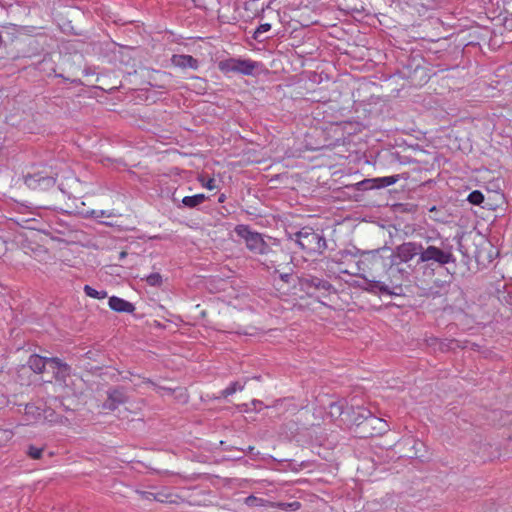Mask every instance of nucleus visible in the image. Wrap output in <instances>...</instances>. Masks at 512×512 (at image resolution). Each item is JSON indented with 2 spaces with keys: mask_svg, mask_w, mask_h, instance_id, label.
<instances>
[{
  "mask_svg": "<svg viewBox=\"0 0 512 512\" xmlns=\"http://www.w3.org/2000/svg\"><path fill=\"white\" fill-rule=\"evenodd\" d=\"M27 364L35 373H42L45 369L46 359L34 354L29 357Z\"/></svg>",
  "mask_w": 512,
  "mask_h": 512,
  "instance_id": "2eb2a0df",
  "label": "nucleus"
},
{
  "mask_svg": "<svg viewBox=\"0 0 512 512\" xmlns=\"http://www.w3.org/2000/svg\"><path fill=\"white\" fill-rule=\"evenodd\" d=\"M364 279L366 286L364 290L370 293H381L387 295H397L395 289H401L402 282H395L394 280H387L382 278H371L366 274L353 273Z\"/></svg>",
  "mask_w": 512,
  "mask_h": 512,
  "instance_id": "0eeeda50",
  "label": "nucleus"
},
{
  "mask_svg": "<svg viewBox=\"0 0 512 512\" xmlns=\"http://www.w3.org/2000/svg\"><path fill=\"white\" fill-rule=\"evenodd\" d=\"M260 67V63L241 58H228L218 63V68L223 73H239L243 75H253L255 70Z\"/></svg>",
  "mask_w": 512,
  "mask_h": 512,
  "instance_id": "423d86ee",
  "label": "nucleus"
},
{
  "mask_svg": "<svg viewBox=\"0 0 512 512\" xmlns=\"http://www.w3.org/2000/svg\"><path fill=\"white\" fill-rule=\"evenodd\" d=\"M127 253L125 251H122L120 253V259H123L124 257H126Z\"/></svg>",
  "mask_w": 512,
  "mask_h": 512,
  "instance_id": "2f4dec72",
  "label": "nucleus"
},
{
  "mask_svg": "<svg viewBox=\"0 0 512 512\" xmlns=\"http://www.w3.org/2000/svg\"><path fill=\"white\" fill-rule=\"evenodd\" d=\"M328 414L333 420L338 419L343 414V404L341 402H332L329 405Z\"/></svg>",
  "mask_w": 512,
  "mask_h": 512,
  "instance_id": "f3484780",
  "label": "nucleus"
},
{
  "mask_svg": "<svg viewBox=\"0 0 512 512\" xmlns=\"http://www.w3.org/2000/svg\"><path fill=\"white\" fill-rule=\"evenodd\" d=\"M358 271L371 278H382L403 282L405 270L398 266L392 250L382 247L371 251H361L357 262Z\"/></svg>",
  "mask_w": 512,
  "mask_h": 512,
  "instance_id": "f257e3e1",
  "label": "nucleus"
},
{
  "mask_svg": "<svg viewBox=\"0 0 512 512\" xmlns=\"http://www.w3.org/2000/svg\"><path fill=\"white\" fill-rule=\"evenodd\" d=\"M421 252L422 244L415 241L404 242L392 251L393 257H395V262L398 264L409 263L416 256L421 257Z\"/></svg>",
  "mask_w": 512,
  "mask_h": 512,
  "instance_id": "6e6552de",
  "label": "nucleus"
},
{
  "mask_svg": "<svg viewBox=\"0 0 512 512\" xmlns=\"http://www.w3.org/2000/svg\"><path fill=\"white\" fill-rule=\"evenodd\" d=\"M42 452H43V449L42 448H38V447H35V446H29L28 448V455L32 458V459H39L42 455Z\"/></svg>",
  "mask_w": 512,
  "mask_h": 512,
  "instance_id": "bb28decb",
  "label": "nucleus"
},
{
  "mask_svg": "<svg viewBox=\"0 0 512 512\" xmlns=\"http://www.w3.org/2000/svg\"><path fill=\"white\" fill-rule=\"evenodd\" d=\"M290 277H291V274H289V273H284V274L280 275L281 280H283L284 282H289Z\"/></svg>",
  "mask_w": 512,
  "mask_h": 512,
  "instance_id": "c85d7f7f",
  "label": "nucleus"
},
{
  "mask_svg": "<svg viewBox=\"0 0 512 512\" xmlns=\"http://www.w3.org/2000/svg\"><path fill=\"white\" fill-rule=\"evenodd\" d=\"M397 176H388L381 178L365 179L357 183L358 190H370L374 188H384L397 182Z\"/></svg>",
  "mask_w": 512,
  "mask_h": 512,
  "instance_id": "9b49d317",
  "label": "nucleus"
},
{
  "mask_svg": "<svg viewBox=\"0 0 512 512\" xmlns=\"http://www.w3.org/2000/svg\"><path fill=\"white\" fill-rule=\"evenodd\" d=\"M171 62L176 67L191 68L194 70L197 69L199 65L198 60L191 55H173Z\"/></svg>",
  "mask_w": 512,
  "mask_h": 512,
  "instance_id": "ddd939ff",
  "label": "nucleus"
},
{
  "mask_svg": "<svg viewBox=\"0 0 512 512\" xmlns=\"http://www.w3.org/2000/svg\"><path fill=\"white\" fill-rule=\"evenodd\" d=\"M84 292L87 296L95 299H104L107 297V292L104 290L98 291L89 285H85Z\"/></svg>",
  "mask_w": 512,
  "mask_h": 512,
  "instance_id": "a211bd4d",
  "label": "nucleus"
},
{
  "mask_svg": "<svg viewBox=\"0 0 512 512\" xmlns=\"http://www.w3.org/2000/svg\"><path fill=\"white\" fill-rule=\"evenodd\" d=\"M468 201L471 204L479 205L484 201V195L480 191L475 190L469 194Z\"/></svg>",
  "mask_w": 512,
  "mask_h": 512,
  "instance_id": "4be33fe9",
  "label": "nucleus"
},
{
  "mask_svg": "<svg viewBox=\"0 0 512 512\" xmlns=\"http://www.w3.org/2000/svg\"><path fill=\"white\" fill-rule=\"evenodd\" d=\"M145 382L153 385L155 387L156 392L159 393L160 395H165V394L171 395L174 392V390L172 388L158 386L149 379L146 380Z\"/></svg>",
  "mask_w": 512,
  "mask_h": 512,
  "instance_id": "393cba45",
  "label": "nucleus"
},
{
  "mask_svg": "<svg viewBox=\"0 0 512 512\" xmlns=\"http://www.w3.org/2000/svg\"><path fill=\"white\" fill-rule=\"evenodd\" d=\"M299 285L301 290L306 293H310L311 289L329 291L332 288L331 283L327 280L311 275L301 277L299 279Z\"/></svg>",
  "mask_w": 512,
  "mask_h": 512,
  "instance_id": "9d476101",
  "label": "nucleus"
},
{
  "mask_svg": "<svg viewBox=\"0 0 512 512\" xmlns=\"http://www.w3.org/2000/svg\"><path fill=\"white\" fill-rule=\"evenodd\" d=\"M357 426L361 429V433L364 437L374 436L381 434L386 431V422L373 416L369 411L363 410L361 414L355 419Z\"/></svg>",
  "mask_w": 512,
  "mask_h": 512,
  "instance_id": "39448f33",
  "label": "nucleus"
},
{
  "mask_svg": "<svg viewBox=\"0 0 512 512\" xmlns=\"http://www.w3.org/2000/svg\"><path fill=\"white\" fill-rule=\"evenodd\" d=\"M455 257L452 252V246L438 248L434 245H429L426 248L422 246L421 257L418 258L417 263H437L444 266L449 263H454Z\"/></svg>",
  "mask_w": 512,
  "mask_h": 512,
  "instance_id": "20e7f679",
  "label": "nucleus"
},
{
  "mask_svg": "<svg viewBox=\"0 0 512 512\" xmlns=\"http://www.w3.org/2000/svg\"><path fill=\"white\" fill-rule=\"evenodd\" d=\"M252 405L254 406V409H256V410H257V409H258V408H257V406H258V405H259V406H261V405H262V402H261V401H259V400H253V401H252Z\"/></svg>",
  "mask_w": 512,
  "mask_h": 512,
  "instance_id": "c756f323",
  "label": "nucleus"
},
{
  "mask_svg": "<svg viewBox=\"0 0 512 512\" xmlns=\"http://www.w3.org/2000/svg\"><path fill=\"white\" fill-rule=\"evenodd\" d=\"M235 233L243 238L246 247L254 254L269 255L273 253L270 245L263 239L262 235L252 232L247 225H237Z\"/></svg>",
  "mask_w": 512,
  "mask_h": 512,
  "instance_id": "7ed1b4c3",
  "label": "nucleus"
},
{
  "mask_svg": "<svg viewBox=\"0 0 512 512\" xmlns=\"http://www.w3.org/2000/svg\"><path fill=\"white\" fill-rule=\"evenodd\" d=\"M127 401V395L123 388H114L108 391L107 400L103 404V408L114 411L119 405Z\"/></svg>",
  "mask_w": 512,
  "mask_h": 512,
  "instance_id": "f8f14e48",
  "label": "nucleus"
},
{
  "mask_svg": "<svg viewBox=\"0 0 512 512\" xmlns=\"http://www.w3.org/2000/svg\"><path fill=\"white\" fill-rule=\"evenodd\" d=\"M243 386L239 385L237 382L231 383L227 388L222 391V395L224 397H228L234 394L237 390H242Z\"/></svg>",
  "mask_w": 512,
  "mask_h": 512,
  "instance_id": "b1692460",
  "label": "nucleus"
},
{
  "mask_svg": "<svg viewBox=\"0 0 512 512\" xmlns=\"http://www.w3.org/2000/svg\"><path fill=\"white\" fill-rule=\"evenodd\" d=\"M13 437V432L9 429H0V447L5 446Z\"/></svg>",
  "mask_w": 512,
  "mask_h": 512,
  "instance_id": "5701e85b",
  "label": "nucleus"
},
{
  "mask_svg": "<svg viewBox=\"0 0 512 512\" xmlns=\"http://www.w3.org/2000/svg\"><path fill=\"white\" fill-rule=\"evenodd\" d=\"M224 200V195H222L220 198H219V202H223Z\"/></svg>",
  "mask_w": 512,
  "mask_h": 512,
  "instance_id": "473e14b6",
  "label": "nucleus"
},
{
  "mask_svg": "<svg viewBox=\"0 0 512 512\" xmlns=\"http://www.w3.org/2000/svg\"><path fill=\"white\" fill-rule=\"evenodd\" d=\"M271 29V25L269 23L261 24L254 32L253 38L259 42L263 41L265 38H262V34L269 31Z\"/></svg>",
  "mask_w": 512,
  "mask_h": 512,
  "instance_id": "aec40b11",
  "label": "nucleus"
},
{
  "mask_svg": "<svg viewBox=\"0 0 512 512\" xmlns=\"http://www.w3.org/2000/svg\"><path fill=\"white\" fill-rule=\"evenodd\" d=\"M263 502V499L257 498L253 495H250L245 499V503L250 507L261 506L263 505Z\"/></svg>",
  "mask_w": 512,
  "mask_h": 512,
  "instance_id": "a878e982",
  "label": "nucleus"
},
{
  "mask_svg": "<svg viewBox=\"0 0 512 512\" xmlns=\"http://www.w3.org/2000/svg\"><path fill=\"white\" fill-rule=\"evenodd\" d=\"M24 182L33 190H48L54 187L56 176L50 175L44 171H38L25 176Z\"/></svg>",
  "mask_w": 512,
  "mask_h": 512,
  "instance_id": "1a4fd4ad",
  "label": "nucleus"
},
{
  "mask_svg": "<svg viewBox=\"0 0 512 512\" xmlns=\"http://www.w3.org/2000/svg\"><path fill=\"white\" fill-rule=\"evenodd\" d=\"M48 361L50 363L54 364L59 369L58 373H61L63 375H66V374L69 373L70 367L67 364L62 363L60 361V359H58V358H50V359H48Z\"/></svg>",
  "mask_w": 512,
  "mask_h": 512,
  "instance_id": "412c9836",
  "label": "nucleus"
},
{
  "mask_svg": "<svg viewBox=\"0 0 512 512\" xmlns=\"http://www.w3.org/2000/svg\"><path fill=\"white\" fill-rule=\"evenodd\" d=\"M295 236L300 248L310 255L322 254L327 248L325 238L312 228H302Z\"/></svg>",
  "mask_w": 512,
  "mask_h": 512,
  "instance_id": "f03ea898",
  "label": "nucleus"
},
{
  "mask_svg": "<svg viewBox=\"0 0 512 512\" xmlns=\"http://www.w3.org/2000/svg\"><path fill=\"white\" fill-rule=\"evenodd\" d=\"M142 495L147 499H150V496H153V494L149 492H142Z\"/></svg>",
  "mask_w": 512,
  "mask_h": 512,
  "instance_id": "7c9ffc66",
  "label": "nucleus"
},
{
  "mask_svg": "<svg viewBox=\"0 0 512 512\" xmlns=\"http://www.w3.org/2000/svg\"><path fill=\"white\" fill-rule=\"evenodd\" d=\"M202 185L209 190H213L216 188L215 180L213 178H209L206 182L202 181Z\"/></svg>",
  "mask_w": 512,
  "mask_h": 512,
  "instance_id": "cd10ccee",
  "label": "nucleus"
},
{
  "mask_svg": "<svg viewBox=\"0 0 512 512\" xmlns=\"http://www.w3.org/2000/svg\"><path fill=\"white\" fill-rule=\"evenodd\" d=\"M206 200L204 194H196L194 196H186L182 199V204L188 208H195L201 205Z\"/></svg>",
  "mask_w": 512,
  "mask_h": 512,
  "instance_id": "dca6fc26",
  "label": "nucleus"
},
{
  "mask_svg": "<svg viewBox=\"0 0 512 512\" xmlns=\"http://www.w3.org/2000/svg\"><path fill=\"white\" fill-rule=\"evenodd\" d=\"M146 282L153 287H159L162 285V276L159 273H151L145 278Z\"/></svg>",
  "mask_w": 512,
  "mask_h": 512,
  "instance_id": "6ab92c4d",
  "label": "nucleus"
},
{
  "mask_svg": "<svg viewBox=\"0 0 512 512\" xmlns=\"http://www.w3.org/2000/svg\"><path fill=\"white\" fill-rule=\"evenodd\" d=\"M109 307L116 312L132 313L135 310V307L131 302L116 296L109 298Z\"/></svg>",
  "mask_w": 512,
  "mask_h": 512,
  "instance_id": "4468645a",
  "label": "nucleus"
}]
</instances>
